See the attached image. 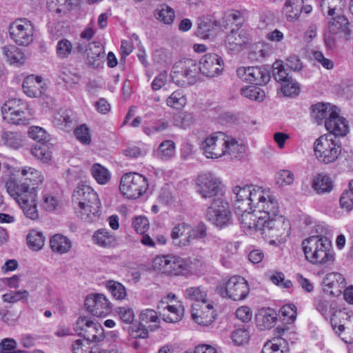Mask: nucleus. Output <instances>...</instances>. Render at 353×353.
I'll list each match as a JSON object with an SVG mask.
<instances>
[{"label":"nucleus","instance_id":"603ef678","mask_svg":"<svg viewBox=\"0 0 353 353\" xmlns=\"http://www.w3.org/2000/svg\"><path fill=\"white\" fill-rule=\"evenodd\" d=\"M185 296L186 299L195 302L209 301L207 299L206 291L201 286L187 288L185 291Z\"/></svg>","mask_w":353,"mask_h":353},{"label":"nucleus","instance_id":"4c0bfd02","mask_svg":"<svg viewBox=\"0 0 353 353\" xmlns=\"http://www.w3.org/2000/svg\"><path fill=\"white\" fill-rule=\"evenodd\" d=\"M36 198L37 194H34L18 202L25 216L31 220H36L39 218Z\"/></svg>","mask_w":353,"mask_h":353},{"label":"nucleus","instance_id":"dca6fc26","mask_svg":"<svg viewBox=\"0 0 353 353\" xmlns=\"http://www.w3.org/2000/svg\"><path fill=\"white\" fill-rule=\"evenodd\" d=\"M225 134L221 132L208 136L201 142L200 148L208 159H219L223 156Z\"/></svg>","mask_w":353,"mask_h":353},{"label":"nucleus","instance_id":"c9c22d12","mask_svg":"<svg viewBox=\"0 0 353 353\" xmlns=\"http://www.w3.org/2000/svg\"><path fill=\"white\" fill-rule=\"evenodd\" d=\"M94 242L100 247L110 248L116 245L117 239L107 229H99L93 235Z\"/></svg>","mask_w":353,"mask_h":353},{"label":"nucleus","instance_id":"e433bc0d","mask_svg":"<svg viewBox=\"0 0 353 353\" xmlns=\"http://www.w3.org/2000/svg\"><path fill=\"white\" fill-rule=\"evenodd\" d=\"M304 0H287L283 5V12L285 14L287 20L292 21L297 19L301 13L302 4Z\"/></svg>","mask_w":353,"mask_h":353},{"label":"nucleus","instance_id":"f3484780","mask_svg":"<svg viewBox=\"0 0 353 353\" xmlns=\"http://www.w3.org/2000/svg\"><path fill=\"white\" fill-rule=\"evenodd\" d=\"M24 108L25 105L20 100L15 99L8 100L1 108L3 119L10 123L25 124L28 119Z\"/></svg>","mask_w":353,"mask_h":353},{"label":"nucleus","instance_id":"ea45409f","mask_svg":"<svg viewBox=\"0 0 353 353\" xmlns=\"http://www.w3.org/2000/svg\"><path fill=\"white\" fill-rule=\"evenodd\" d=\"M88 62L89 65L94 68H98L101 65V58L104 57V50L100 46L99 43H93L89 45V48L86 50Z\"/></svg>","mask_w":353,"mask_h":353},{"label":"nucleus","instance_id":"f8f14e48","mask_svg":"<svg viewBox=\"0 0 353 353\" xmlns=\"http://www.w3.org/2000/svg\"><path fill=\"white\" fill-rule=\"evenodd\" d=\"M74 330L79 336L90 342H99L104 339L101 325L90 317L80 316L76 321Z\"/></svg>","mask_w":353,"mask_h":353},{"label":"nucleus","instance_id":"09e8293b","mask_svg":"<svg viewBox=\"0 0 353 353\" xmlns=\"http://www.w3.org/2000/svg\"><path fill=\"white\" fill-rule=\"evenodd\" d=\"M241 93L244 97L256 101H263L265 97V92L254 85L242 88Z\"/></svg>","mask_w":353,"mask_h":353},{"label":"nucleus","instance_id":"69168bd1","mask_svg":"<svg viewBox=\"0 0 353 353\" xmlns=\"http://www.w3.org/2000/svg\"><path fill=\"white\" fill-rule=\"evenodd\" d=\"M281 91L286 97H294L299 94L300 87L298 83L291 78L288 81L282 83Z\"/></svg>","mask_w":353,"mask_h":353},{"label":"nucleus","instance_id":"473e14b6","mask_svg":"<svg viewBox=\"0 0 353 353\" xmlns=\"http://www.w3.org/2000/svg\"><path fill=\"white\" fill-rule=\"evenodd\" d=\"M225 144L223 145V156L228 155L232 159L241 158L245 152V145L233 138L225 135Z\"/></svg>","mask_w":353,"mask_h":353},{"label":"nucleus","instance_id":"7ed1b4c3","mask_svg":"<svg viewBox=\"0 0 353 353\" xmlns=\"http://www.w3.org/2000/svg\"><path fill=\"white\" fill-rule=\"evenodd\" d=\"M306 259L314 265H330L334 261V254L330 250L331 243L322 235L311 236L302 242Z\"/></svg>","mask_w":353,"mask_h":353},{"label":"nucleus","instance_id":"20e7f679","mask_svg":"<svg viewBox=\"0 0 353 353\" xmlns=\"http://www.w3.org/2000/svg\"><path fill=\"white\" fill-rule=\"evenodd\" d=\"M342 150L339 138L333 134H324L314 143V152L316 159L325 164L336 161Z\"/></svg>","mask_w":353,"mask_h":353},{"label":"nucleus","instance_id":"5701e85b","mask_svg":"<svg viewBox=\"0 0 353 353\" xmlns=\"http://www.w3.org/2000/svg\"><path fill=\"white\" fill-rule=\"evenodd\" d=\"M85 307L96 316H105L110 312V303L103 294H91L85 300Z\"/></svg>","mask_w":353,"mask_h":353},{"label":"nucleus","instance_id":"c03bdc74","mask_svg":"<svg viewBox=\"0 0 353 353\" xmlns=\"http://www.w3.org/2000/svg\"><path fill=\"white\" fill-rule=\"evenodd\" d=\"M312 187L319 194L329 192L332 189V182L327 175L318 174L313 179Z\"/></svg>","mask_w":353,"mask_h":353},{"label":"nucleus","instance_id":"13d9d810","mask_svg":"<svg viewBox=\"0 0 353 353\" xmlns=\"http://www.w3.org/2000/svg\"><path fill=\"white\" fill-rule=\"evenodd\" d=\"M244 22L242 14L238 11L234 10L228 13L223 18V26L227 28L230 23H235L236 26L240 29Z\"/></svg>","mask_w":353,"mask_h":353},{"label":"nucleus","instance_id":"bf43d9fd","mask_svg":"<svg viewBox=\"0 0 353 353\" xmlns=\"http://www.w3.org/2000/svg\"><path fill=\"white\" fill-rule=\"evenodd\" d=\"M72 43L69 40L61 39L57 44V55L59 59H65L72 53Z\"/></svg>","mask_w":353,"mask_h":353},{"label":"nucleus","instance_id":"f03ea898","mask_svg":"<svg viewBox=\"0 0 353 353\" xmlns=\"http://www.w3.org/2000/svg\"><path fill=\"white\" fill-rule=\"evenodd\" d=\"M271 201L274 203V209L260 210L263 211L265 223L262 226L261 235L264 239H272L271 245H278L285 242L290 235V223L283 216L279 215L278 201L274 196Z\"/></svg>","mask_w":353,"mask_h":353},{"label":"nucleus","instance_id":"c85d7f7f","mask_svg":"<svg viewBox=\"0 0 353 353\" xmlns=\"http://www.w3.org/2000/svg\"><path fill=\"white\" fill-rule=\"evenodd\" d=\"M42 78L34 75L28 76L23 83L24 93L30 97H43Z\"/></svg>","mask_w":353,"mask_h":353},{"label":"nucleus","instance_id":"6e6d98bb","mask_svg":"<svg viewBox=\"0 0 353 353\" xmlns=\"http://www.w3.org/2000/svg\"><path fill=\"white\" fill-rule=\"evenodd\" d=\"M272 75L276 81L281 83L291 79L281 60H276L272 65Z\"/></svg>","mask_w":353,"mask_h":353},{"label":"nucleus","instance_id":"37998d69","mask_svg":"<svg viewBox=\"0 0 353 353\" xmlns=\"http://www.w3.org/2000/svg\"><path fill=\"white\" fill-rule=\"evenodd\" d=\"M2 52L10 63H22L24 61L23 53L16 46H5L2 48Z\"/></svg>","mask_w":353,"mask_h":353},{"label":"nucleus","instance_id":"cd10ccee","mask_svg":"<svg viewBox=\"0 0 353 353\" xmlns=\"http://www.w3.org/2000/svg\"><path fill=\"white\" fill-rule=\"evenodd\" d=\"M101 202L98 201L97 205L86 203L83 205L77 206L76 213L78 216L85 223H93L99 220L101 212Z\"/></svg>","mask_w":353,"mask_h":353},{"label":"nucleus","instance_id":"49530a36","mask_svg":"<svg viewBox=\"0 0 353 353\" xmlns=\"http://www.w3.org/2000/svg\"><path fill=\"white\" fill-rule=\"evenodd\" d=\"M187 103V99L182 90H176L166 99L168 106L176 109H182Z\"/></svg>","mask_w":353,"mask_h":353},{"label":"nucleus","instance_id":"864d4df0","mask_svg":"<svg viewBox=\"0 0 353 353\" xmlns=\"http://www.w3.org/2000/svg\"><path fill=\"white\" fill-rule=\"evenodd\" d=\"M139 320L143 325L150 323H154L155 325L152 326L150 328L151 330L157 328L160 322V319L157 312L152 309L143 310L139 314Z\"/></svg>","mask_w":353,"mask_h":353},{"label":"nucleus","instance_id":"2f4dec72","mask_svg":"<svg viewBox=\"0 0 353 353\" xmlns=\"http://www.w3.org/2000/svg\"><path fill=\"white\" fill-rule=\"evenodd\" d=\"M256 325L261 330L270 329L274 327L276 320L277 314L272 308H261L255 316Z\"/></svg>","mask_w":353,"mask_h":353},{"label":"nucleus","instance_id":"79ce46f5","mask_svg":"<svg viewBox=\"0 0 353 353\" xmlns=\"http://www.w3.org/2000/svg\"><path fill=\"white\" fill-rule=\"evenodd\" d=\"M3 144L13 149H19L23 145L24 138L17 132H4L1 135Z\"/></svg>","mask_w":353,"mask_h":353},{"label":"nucleus","instance_id":"774afa93","mask_svg":"<svg viewBox=\"0 0 353 353\" xmlns=\"http://www.w3.org/2000/svg\"><path fill=\"white\" fill-rule=\"evenodd\" d=\"M74 135L81 143L89 145L91 143L90 130L85 124H82L74 130Z\"/></svg>","mask_w":353,"mask_h":353},{"label":"nucleus","instance_id":"0eeeda50","mask_svg":"<svg viewBox=\"0 0 353 353\" xmlns=\"http://www.w3.org/2000/svg\"><path fill=\"white\" fill-rule=\"evenodd\" d=\"M206 218L218 228L229 226L232 223V213L229 203L223 198L213 199L206 210Z\"/></svg>","mask_w":353,"mask_h":353},{"label":"nucleus","instance_id":"680f3d73","mask_svg":"<svg viewBox=\"0 0 353 353\" xmlns=\"http://www.w3.org/2000/svg\"><path fill=\"white\" fill-rule=\"evenodd\" d=\"M175 152V144L171 140L163 141L159 146L158 154L163 159H170Z\"/></svg>","mask_w":353,"mask_h":353},{"label":"nucleus","instance_id":"1a4fd4ad","mask_svg":"<svg viewBox=\"0 0 353 353\" xmlns=\"http://www.w3.org/2000/svg\"><path fill=\"white\" fill-rule=\"evenodd\" d=\"M34 32L33 23L26 18L16 19L8 26L11 40L19 46H29L34 40Z\"/></svg>","mask_w":353,"mask_h":353},{"label":"nucleus","instance_id":"423d86ee","mask_svg":"<svg viewBox=\"0 0 353 353\" xmlns=\"http://www.w3.org/2000/svg\"><path fill=\"white\" fill-rule=\"evenodd\" d=\"M196 192L204 199L223 198L225 185L221 180L212 173L199 175L196 180Z\"/></svg>","mask_w":353,"mask_h":353},{"label":"nucleus","instance_id":"052dcab7","mask_svg":"<svg viewBox=\"0 0 353 353\" xmlns=\"http://www.w3.org/2000/svg\"><path fill=\"white\" fill-rule=\"evenodd\" d=\"M17 341L12 338H5L0 343L1 353H27L25 350H16Z\"/></svg>","mask_w":353,"mask_h":353},{"label":"nucleus","instance_id":"0e129e2a","mask_svg":"<svg viewBox=\"0 0 353 353\" xmlns=\"http://www.w3.org/2000/svg\"><path fill=\"white\" fill-rule=\"evenodd\" d=\"M128 332L133 339H145L148 336V330L145 328V325L141 322L130 325Z\"/></svg>","mask_w":353,"mask_h":353},{"label":"nucleus","instance_id":"7c9ffc66","mask_svg":"<svg viewBox=\"0 0 353 353\" xmlns=\"http://www.w3.org/2000/svg\"><path fill=\"white\" fill-rule=\"evenodd\" d=\"M219 26L216 21L209 19H199L195 35L202 39H212L215 35L216 27Z\"/></svg>","mask_w":353,"mask_h":353},{"label":"nucleus","instance_id":"6ab92c4d","mask_svg":"<svg viewBox=\"0 0 353 353\" xmlns=\"http://www.w3.org/2000/svg\"><path fill=\"white\" fill-rule=\"evenodd\" d=\"M236 74L242 81L255 85L265 84L270 79V71L264 67H241Z\"/></svg>","mask_w":353,"mask_h":353},{"label":"nucleus","instance_id":"4d7b16f0","mask_svg":"<svg viewBox=\"0 0 353 353\" xmlns=\"http://www.w3.org/2000/svg\"><path fill=\"white\" fill-rule=\"evenodd\" d=\"M107 288L112 295L117 300H123L127 296L125 287L119 282L108 281Z\"/></svg>","mask_w":353,"mask_h":353},{"label":"nucleus","instance_id":"6e6552de","mask_svg":"<svg viewBox=\"0 0 353 353\" xmlns=\"http://www.w3.org/2000/svg\"><path fill=\"white\" fill-rule=\"evenodd\" d=\"M148 179L143 175L130 172L125 174L120 181V190L128 199H136L141 196L148 189Z\"/></svg>","mask_w":353,"mask_h":353},{"label":"nucleus","instance_id":"e2e57ef3","mask_svg":"<svg viewBox=\"0 0 353 353\" xmlns=\"http://www.w3.org/2000/svg\"><path fill=\"white\" fill-rule=\"evenodd\" d=\"M294 180V174L288 170H281L275 175L276 183L280 186L290 185Z\"/></svg>","mask_w":353,"mask_h":353},{"label":"nucleus","instance_id":"aec40b11","mask_svg":"<svg viewBox=\"0 0 353 353\" xmlns=\"http://www.w3.org/2000/svg\"><path fill=\"white\" fill-rule=\"evenodd\" d=\"M215 316L212 301L194 302L192 305V319L200 325H209L215 319Z\"/></svg>","mask_w":353,"mask_h":353},{"label":"nucleus","instance_id":"5fc2aeb1","mask_svg":"<svg viewBox=\"0 0 353 353\" xmlns=\"http://www.w3.org/2000/svg\"><path fill=\"white\" fill-rule=\"evenodd\" d=\"M285 343V339L281 337L274 338L264 345L261 353H284L283 345Z\"/></svg>","mask_w":353,"mask_h":353},{"label":"nucleus","instance_id":"ddd939ff","mask_svg":"<svg viewBox=\"0 0 353 353\" xmlns=\"http://www.w3.org/2000/svg\"><path fill=\"white\" fill-rule=\"evenodd\" d=\"M152 268L154 270L168 275H180L185 270L183 260L174 255L157 256L153 259Z\"/></svg>","mask_w":353,"mask_h":353},{"label":"nucleus","instance_id":"4468645a","mask_svg":"<svg viewBox=\"0 0 353 353\" xmlns=\"http://www.w3.org/2000/svg\"><path fill=\"white\" fill-rule=\"evenodd\" d=\"M250 288L247 281L239 276H232L226 283L225 288H220L219 292L223 297L233 301H241L247 297Z\"/></svg>","mask_w":353,"mask_h":353},{"label":"nucleus","instance_id":"2eb2a0df","mask_svg":"<svg viewBox=\"0 0 353 353\" xmlns=\"http://www.w3.org/2000/svg\"><path fill=\"white\" fill-rule=\"evenodd\" d=\"M350 34L349 21L345 15L334 16L332 21L328 22L327 31L324 34L326 46L332 48L335 45L336 37Z\"/></svg>","mask_w":353,"mask_h":353},{"label":"nucleus","instance_id":"9b49d317","mask_svg":"<svg viewBox=\"0 0 353 353\" xmlns=\"http://www.w3.org/2000/svg\"><path fill=\"white\" fill-rule=\"evenodd\" d=\"M330 323L335 333L346 343H353V312L345 310L336 311Z\"/></svg>","mask_w":353,"mask_h":353},{"label":"nucleus","instance_id":"de8ad7c7","mask_svg":"<svg viewBox=\"0 0 353 353\" xmlns=\"http://www.w3.org/2000/svg\"><path fill=\"white\" fill-rule=\"evenodd\" d=\"M157 20L165 24H170L174 19V12L172 8L167 5H161L154 12Z\"/></svg>","mask_w":353,"mask_h":353},{"label":"nucleus","instance_id":"b1692460","mask_svg":"<svg viewBox=\"0 0 353 353\" xmlns=\"http://www.w3.org/2000/svg\"><path fill=\"white\" fill-rule=\"evenodd\" d=\"M98 201H100L98 194L89 185L79 184L73 191L72 202L75 210L78 205L90 203L97 205Z\"/></svg>","mask_w":353,"mask_h":353},{"label":"nucleus","instance_id":"338daca9","mask_svg":"<svg viewBox=\"0 0 353 353\" xmlns=\"http://www.w3.org/2000/svg\"><path fill=\"white\" fill-rule=\"evenodd\" d=\"M194 119L192 114L183 112L176 114L173 117V124L181 128H185L193 123Z\"/></svg>","mask_w":353,"mask_h":353},{"label":"nucleus","instance_id":"f257e3e1","mask_svg":"<svg viewBox=\"0 0 353 353\" xmlns=\"http://www.w3.org/2000/svg\"><path fill=\"white\" fill-rule=\"evenodd\" d=\"M234 206L236 211L252 208L263 210L274 209L271 201L274 195L269 190L257 185H236L232 189Z\"/></svg>","mask_w":353,"mask_h":353},{"label":"nucleus","instance_id":"8fccbe9b","mask_svg":"<svg viewBox=\"0 0 353 353\" xmlns=\"http://www.w3.org/2000/svg\"><path fill=\"white\" fill-rule=\"evenodd\" d=\"M44 242L43 234L36 230H32L27 236L28 245L33 251L40 250L44 245Z\"/></svg>","mask_w":353,"mask_h":353},{"label":"nucleus","instance_id":"39448f33","mask_svg":"<svg viewBox=\"0 0 353 353\" xmlns=\"http://www.w3.org/2000/svg\"><path fill=\"white\" fill-rule=\"evenodd\" d=\"M201 70L196 60L184 59L177 61L172 70V79L179 85L194 84L200 79Z\"/></svg>","mask_w":353,"mask_h":353},{"label":"nucleus","instance_id":"3c124183","mask_svg":"<svg viewBox=\"0 0 353 353\" xmlns=\"http://www.w3.org/2000/svg\"><path fill=\"white\" fill-rule=\"evenodd\" d=\"M93 177L99 184H106L110 179V173L107 168L99 163H94L91 168Z\"/></svg>","mask_w":353,"mask_h":353},{"label":"nucleus","instance_id":"a211bd4d","mask_svg":"<svg viewBox=\"0 0 353 353\" xmlns=\"http://www.w3.org/2000/svg\"><path fill=\"white\" fill-rule=\"evenodd\" d=\"M250 35L245 29H232L225 37L224 45L228 52L237 54L249 43Z\"/></svg>","mask_w":353,"mask_h":353},{"label":"nucleus","instance_id":"412c9836","mask_svg":"<svg viewBox=\"0 0 353 353\" xmlns=\"http://www.w3.org/2000/svg\"><path fill=\"white\" fill-rule=\"evenodd\" d=\"M199 65L201 74L210 78L220 74L224 67L223 59L214 53L203 55Z\"/></svg>","mask_w":353,"mask_h":353},{"label":"nucleus","instance_id":"9d476101","mask_svg":"<svg viewBox=\"0 0 353 353\" xmlns=\"http://www.w3.org/2000/svg\"><path fill=\"white\" fill-rule=\"evenodd\" d=\"M251 210L243 209L236 211L241 228L247 235L261 234L262 226L265 223L263 211L255 208Z\"/></svg>","mask_w":353,"mask_h":353},{"label":"nucleus","instance_id":"a19ab883","mask_svg":"<svg viewBox=\"0 0 353 353\" xmlns=\"http://www.w3.org/2000/svg\"><path fill=\"white\" fill-rule=\"evenodd\" d=\"M184 307L182 305H168L162 314L163 319L168 323H176L182 319Z\"/></svg>","mask_w":353,"mask_h":353},{"label":"nucleus","instance_id":"f704fd0d","mask_svg":"<svg viewBox=\"0 0 353 353\" xmlns=\"http://www.w3.org/2000/svg\"><path fill=\"white\" fill-rule=\"evenodd\" d=\"M346 6L345 0H321V7L323 12H327L328 16L344 15L343 10Z\"/></svg>","mask_w":353,"mask_h":353},{"label":"nucleus","instance_id":"4be33fe9","mask_svg":"<svg viewBox=\"0 0 353 353\" xmlns=\"http://www.w3.org/2000/svg\"><path fill=\"white\" fill-rule=\"evenodd\" d=\"M6 188L8 193L13 197L17 202L30 197V195L36 194L34 188L30 187L26 181L21 179L9 178L6 183Z\"/></svg>","mask_w":353,"mask_h":353},{"label":"nucleus","instance_id":"a878e982","mask_svg":"<svg viewBox=\"0 0 353 353\" xmlns=\"http://www.w3.org/2000/svg\"><path fill=\"white\" fill-rule=\"evenodd\" d=\"M18 176L20 177L23 181H26L28 184L34 188L36 190L42 184L44 181V177L39 170L30 166H24L19 168L16 170Z\"/></svg>","mask_w":353,"mask_h":353},{"label":"nucleus","instance_id":"a18cd8bd","mask_svg":"<svg viewBox=\"0 0 353 353\" xmlns=\"http://www.w3.org/2000/svg\"><path fill=\"white\" fill-rule=\"evenodd\" d=\"M31 154L43 163L48 162L52 157V152L45 143H37L31 149Z\"/></svg>","mask_w":353,"mask_h":353},{"label":"nucleus","instance_id":"c756f323","mask_svg":"<svg viewBox=\"0 0 353 353\" xmlns=\"http://www.w3.org/2000/svg\"><path fill=\"white\" fill-rule=\"evenodd\" d=\"M325 128L330 132L329 134H333L336 137L345 136L349 130L346 119L341 117L339 113L325 121Z\"/></svg>","mask_w":353,"mask_h":353},{"label":"nucleus","instance_id":"393cba45","mask_svg":"<svg viewBox=\"0 0 353 353\" xmlns=\"http://www.w3.org/2000/svg\"><path fill=\"white\" fill-rule=\"evenodd\" d=\"M191 225L185 222L175 225L170 232L172 243L177 247L183 248L190 245V233Z\"/></svg>","mask_w":353,"mask_h":353},{"label":"nucleus","instance_id":"58836bf2","mask_svg":"<svg viewBox=\"0 0 353 353\" xmlns=\"http://www.w3.org/2000/svg\"><path fill=\"white\" fill-rule=\"evenodd\" d=\"M51 249L56 253H67L72 247L71 241L66 236L57 234L52 236L50 240Z\"/></svg>","mask_w":353,"mask_h":353},{"label":"nucleus","instance_id":"72a5a7b5","mask_svg":"<svg viewBox=\"0 0 353 353\" xmlns=\"http://www.w3.org/2000/svg\"><path fill=\"white\" fill-rule=\"evenodd\" d=\"M53 123L62 130H69L74 126L75 120L71 110L60 109L55 113Z\"/></svg>","mask_w":353,"mask_h":353},{"label":"nucleus","instance_id":"bb28decb","mask_svg":"<svg viewBox=\"0 0 353 353\" xmlns=\"http://www.w3.org/2000/svg\"><path fill=\"white\" fill-rule=\"evenodd\" d=\"M323 284L324 291L332 295H338L345 287V279L340 273L330 272L324 277Z\"/></svg>","mask_w":353,"mask_h":353}]
</instances>
